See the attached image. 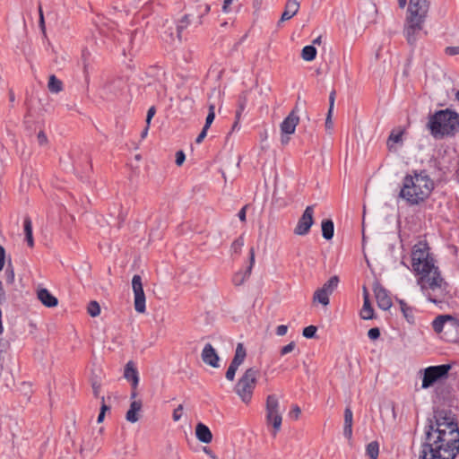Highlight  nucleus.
Wrapping results in <instances>:
<instances>
[{"label": "nucleus", "instance_id": "obj_1", "mask_svg": "<svg viewBox=\"0 0 459 459\" xmlns=\"http://www.w3.org/2000/svg\"><path fill=\"white\" fill-rule=\"evenodd\" d=\"M459 454V428L451 411L437 410L428 419L420 459H455Z\"/></svg>", "mask_w": 459, "mask_h": 459}, {"label": "nucleus", "instance_id": "obj_2", "mask_svg": "<svg viewBox=\"0 0 459 459\" xmlns=\"http://www.w3.org/2000/svg\"><path fill=\"white\" fill-rule=\"evenodd\" d=\"M411 267L416 276V282L429 302L440 305L449 299V284L436 265L427 243L419 242L413 246Z\"/></svg>", "mask_w": 459, "mask_h": 459}, {"label": "nucleus", "instance_id": "obj_3", "mask_svg": "<svg viewBox=\"0 0 459 459\" xmlns=\"http://www.w3.org/2000/svg\"><path fill=\"white\" fill-rule=\"evenodd\" d=\"M434 187V181L426 170H412L403 178L399 196L411 206L418 205L430 196Z\"/></svg>", "mask_w": 459, "mask_h": 459}, {"label": "nucleus", "instance_id": "obj_4", "mask_svg": "<svg viewBox=\"0 0 459 459\" xmlns=\"http://www.w3.org/2000/svg\"><path fill=\"white\" fill-rule=\"evenodd\" d=\"M427 128L435 139L453 136L459 130V115L449 108L437 110L429 116Z\"/></svg>", "mask_w": 459, "mask_h": 459}, {"label": "nucleus", "instance_id": "obj_5", "mask_svg": "<svg viewBox=\"0 0 459 459\" xmlns=\"http://www.w3.org/2000/svg\"><path fill=\"white\" fill-rule=\"evenodd\" d=\"M432 328L442 338L453 343L459 342V320L450 315H439L432 321Z\"/></svg>", "mask_w": 459, "mask_h": 459}, {"label": "nucleus", "instance_id": "obj_6", "mask_svg": "<svg viewBox=\"0 0 459 459\" xmlns=\"http://www.w3.org/2000/svg\"><path fill=\"white\" fill-rule=\"evenodd\" d=\"M258 376L259 370L256 368H248L237 382L234 391L243 403H248L251 401Z\"/></svg>", "mask_w": 459, "mask_h": 459}, {"label": "nucleus", "instance_id": "obj_7", "mask_svg": "<svg viewBox=\"0 0 459 459\" xmlns=\"http://www.w3.org/2000/svg\"><path fill=\"white\" fill-rule=\"evenodd\" d=\"M266 421L273 427V435L281 429L282 417L280 410V403L275 394H270L266 398Z\"/></svg>", "mask_w": 459, "mask_h": 459}, {"label": "nucleus", "instance_id": "obj_8", "mask_svg": "<svg viewBox=\"0 0 459 459\" xmlns=\"http://www.w3.org/2000/svg\"><path fill=\"white\" fill-rule=\"evenodd\" d=\"M450 369L451 365L449 364H442L426 368L424 369L421 387L423 389H427L432 386L439 379L446 377Z\"/></svg>", "mask_w": 459, "mask_h": 459}, {"label": "nucleus", "instance_id": "obj_9", "mask_svg": "<svg viewBox=\"0 0 459 459\" xmlns=\"http://www.w3.org/2000/svg\"><path fill=\"white\" fill-rule=\"evenodd\" d=\"M202 13L200 14L195 15L194 13L185 14L177 23V35L178 39L181 41L183 38V32L189 26L194 25L195 27H198L202 24V17L204 14H206L210 11V6L205 4L201 6Z\"/></svg>", "mask_w": 459, "mask_h": 459}, {"label": "nucleus", "instance_id": "obj_10", "mask_svg": "<svg viewBox=\"0 0 459 459\" xmlns=\"http://www.w3.org/2000/svg\"><path fill=\"white\" fill-rule=\"evenodd\" d=\"M132 288L134 296V309L138 313H144L146 310L145 306V294L143 288L142 277L138 274L133 276Z\"/></svg>", "mask_w": 459, "mask_h": 459}, {"label": "nucleus", "instance_id": "obj_11", "mask_svg": "<svg viewBox=\"0 0 459 459\" xmlns=\"http://www.w3.org/2000/svg\"><path fill=\"white\" fill-rule=\"evenodd\" d=\"M429 8V0H410L406 17L425 21Z\"/></svg>", "mask_w": 459, "mask_h": 459}, {"label": "nucleus", "instance_id": "obj_12", "mask_svg": "<svg viewBox=\"0 0 459 459\" xmlns=\"http://www.w3.org/2000/svg\"><path fill=\"white\" fill-rule=\"evenodd\" d=\"M424 22L406 17L403 34L410 45L416 43L418 36L423 29Z\"/></svg>", "mask_w": 459, "mask_h": 459}, {"label": "nucleus", "instance_id": "obj_13", "mask_svg": "<svg viewBox=\"0 0 459 459\" xmlns=\"http://www.w3.org/2000/svg\"><path fill=\"white\" fill-rule=\"evenodd\" d=\"M313 216L314 205L307 206L294 229V234L298 236L307 235L314 223Z\"/></svg>", "mask_w": 459, "mask_h": 459}, {"label": "nucleus", "instance_id": "obj_14", "mask_svg": "<svg viewBox=\"0 0 459 459\" xmlns=\"http://www.w3.org/2000/svg\"><path fill=\"white\" fill-rule=\"evenodd\" d=\"M377 306L382 310H388L392 307V300L388 291L377 281L373 286Z\"/></svg>", "mask_w": 459, "mask_h": 459}, {"label": "nucleus", "instance_id": "obj_15", "mask_svg": "<svg viewBox=\"0 0 459 459\" xmlns=\"http://www.w3.org/2000/svg\"><path fill=\"white\" fill-rule=\"evenodd\" d=\"M299 110L296 106L290 113L283 119L281 123V131L284 134H292L295 133L296 126L299 122V117L298 115Z\"/></svg>", "mask_w": 459, "mask_h": 459}, {"label": "nucleus", "instance_id": "obj_16", "mask_svg": "<svg viewBox=\"0 0 459 459\" xmlns=\"http://www.w3.org/2000/svg\"><path fill=\"white\" fill-rule=\"evenodd\" d=\"M255 264V250L253 247L249 250V265L245 272H238L234 274L232 282L235 286H240L250 276L253 266Z\"/></svg>", "mask_w": 459, "mask_h": 459}, {"label": "nucleus", "instance_id": "obj_17", "mask_svg": "<svg viewBox=\"0 0 459 459\" xmlns=\"http://www.w3.org/2000/svg\"><path fill=\"white\" fill-rule=\"evenodd\" d=\"M203 361L212 367V368H218L219 367V356L215 351V349L212 347L211 343H206L202 351L201 354Z\"/></svg>", "mask_w": 459, "mask_h": 459}, {"label": "nucleus", "instance_id": "obj_18", "mask_svg": "<svg viewBox=\"0 0 459 459\" xmlns=\"http://www.w3.org/2000/svg\"><path fill=\"white\" fill-rule=\"evenodd\" d=\"M124 377L131 382L132 386L135 389L139 384V374L138 370L133 361H128L125 367Z\"/></svg>", "mask_w": 459, "mask_h": 459}, {"label": "nucleus", "instance_id": "obj_19", "mask_svg": "<svg viewBox=\"0 0 459 459\" xmlns=\"http://www.w3.org/2000/svg\"><path fill=\"white\" fill-rule=\"evenodd\" d=\"M300 7L299 1L298 0H288L284 11L281 16L280 22H285L290 20L297 14Z\"/></svg>", "mask_w": 459, "mask_h": 459}, {"label": "nucleus", "instance_id": "obj_20", "mask_svg": "<svg viewBox=\"0 0 459 459\" xmlns=\"http://www.w3.org/2000/svg\"><path fill=\"white\" fill-rule=\"evenodd\" d=\"M363 7L366 9L368 13L365 14L364 12L360 11L358 19L359 21H362V22H364L365 24L373 22L375 20L377 13L376 5L371 2H365L363 4Z\"/></svg>", "mask_w": 459, "mask_h": 459}, {"label": "nucleus", "instance_id": "obj_21", "mask_svg": "<svg viewBox=\"0 0 459 459\" xmlns=\"http://www.w3.org/2000/svg\"><path fill=\"white\" fill-rule=\"evenodd\" d=\"M38 299L47 307H55L58 304L57 299L47 289H40L38 290Z\"/></svg>", "mask_w": 459, "mask_h": 459}, {"label": "nucleus", "instance_id": "obj_22", "mask_svg": "<svg viewBox=\"0 0 459 459\" xmlns=\"http://www.w3.org/2000/svg\"><path fill=\"white\" fill-rule=\"evenodd\" d=\"M353 413L350 407L344 410L343 436L351 440L352 437Z\"/></svg>", "mask_w": 459, "mask_h": 459}, {"label": "nucleus", "instance_id": "obj_23", "mask_svg": "<svg viewBox=\"0 0 459 459\" xmlns=\"http://www.w3.org/2000/svg\"><path fill=\"white\" fill-rule=\"evenodd\" d=\"M195 436L202 443L208 444L212 440V434L210 429L204 423H198L195 427Z\"/></svg>", "mask_w": 459, "mask_h": 459}, {"label": "nucleus", "instance_id": "obj_24", "mask_svg": "<svg viewBox=\"0 0 459 459\" xmlns=\"http://www.w3.org/2000/svg\"><path fill=\"white\" fill-rule=\"evenodd\" d=\"M142 409V402L140 400L138 401H133L130 404V408L127 411L126 414V419L127 421L131 423H135L139 420L138 412Z\"/></svg>", "mask_w": 459, "mask_h": 459}, {"label": "nucleus", "instance_id": "obj_25", "mask_svg": "<svg viewBox=\"0 0 459 459\" xmlns=\"http://www.w3.org/2000/svg\"><path fill=\"white\" fill-rule=\"evenodd\" d=\"M247 96L243 93L239 95L238 100V108L236 110L235 114V122L233 124L232 129H239L238 124L242 116V113L244 112L246 107H247Z\"/></svg>", "mask_w": 459, "mask_h": 459}, {"label": "nucleus", "instance_id": "obj_26", "mask_svg": "<svg viewBox=\"0 0 459 459\" xmlns=\"http://www.w3.org/2000/svg\"><path fill=\"white\" fill-rule=\"evenodd\" d=\"M23 230L25 235V240L29 247L34 246V239L32 236V221L29 216H25L23 220Z\"/></svg>", "mask_w": 459, "mask_h": 459}, {"label": "nucleus", "instance_id": "obj_27", "mask_svg": "<svg viewBox=\"0 0 459 459\" xmlns=\"http://www.w3.org/2000/svg\"><path fill=\"white\" fill-rule=\"evenodd\" d=\"M247 352L242 343H238L235 351V355L230 363L239 367L245 360Z\"/></svg>", "mask_w": 459, "mask_h": 459}, {"label": "nucleus", "instance_id": "obj_28", "mask_svg": "<svg viewBox=\"0 0 459 459\" xmlns=\"http://www.w3.org/2000/svg\"><path fill=\"white\" fill-rule=\"evenodd\" d=\"M322 236L325 239L330 240L333 237L334 226L332 220H324L322 221Z\"/></svg>", "mask_w": 459, "mask_h": 459}, {"label": "nucleus", "instance_id": "obj_29", "mask_svg": "<svg viewBox=\"0 0 459 459\" xmlns=\"http://www.w3.org/2000/svg\"><path fill=\"white\" fill-rule=\"evenodd\" d=\"M329 297L330 295L327 292H325L324 290L318 289L313 295V301L326 307L330 302Z\"/></svg>", "mask_w": 459, "mask_h": 459}, {"label": "nucleus", "instance_id": "obj_30", "mask_svg": "<svg viewBox=\"0 0 459 459\" xmlns=\"http://www.w3.org/2000/svg\"><path fill=\"white\" fill-rule=\"evenodd\" d=\"M360 317L364 320H369L374 317V309L372 307V305L369 301H363V306L360 310Z\"/></svg>", "mask_w": 459, "mask_h": 459}, {"label": "nucleus", "instance_id": "obj_31", "mask_svg": "<svg viewBox=\"0 0 459 459\" xmlns=\"http://www.w3.org/2000/svg\"><path fill=\"white\" fill-rule=\"evenodd\" d=\"M48 87L52 93H58L63 89V82L52 74L49 77Z\"/></svg>", "mask_w": 459, "mask_h": 459}, {"label": "nucleus", "instance_id": "obj_32", "mask_svg": "<svg viewBox=\"0 0 459 459\" xmlns=\"http://www.w3.org/2000/svg\"><path fill=\"white\" fill-rule=\"evenodd\" d=\"M339 281L338 276H332L320 289L331 295L338 287Z\"/></svg>", "mask_w": 459, "mask_h": 459}, {"label": "nucleus", "instance_id": "obj_33", "mask_svg": "<svg viewBox=\"0 0 459 459\" xmlns=\"http://www.w3.org/2000/svg\"><path fill=\"white\" fill-rule=\"evenodd\" d=\"M379 454V444L377 441H372L366 446V455L370 459H377Z\"/></svg>", "mask_w": 459, "mask_h": 459}, {"label": "nucleus", "instance_id": "obj_34", "mask_svg": "<svg viewBox=\"0 0 459 459\" xmlns=\"http://www.w3.org/2000/svg\"><path fill=\"white\" fill-rule=\"evenodd\" d=\"M316 56V48L312 46H305L301 51V57L305 61H313Z\"/></svg>", "mask_w": 459, "mask_h": 459}, {"label": "nucleus", "instance_id": "obj_35", "mask_svg": "<svg viewBox=\"0 0 459 459\" xmlns=\"http://www.w3.org/2000/svg\"><path fill=\"white\" fill-rule=\"evenodd\" d=\"M399 303L404 317L408 322H412L414 319L413 309L409 307L403 300H400Z\"/></svg>", "mask_w": 459, "mask_h": 459}, {"label": "nucleus", "instance_id": "obj_36", "mask_svg": "<svg viewBox=\"0 0 459 459\" xmlns=\"http://www.w3.org/2000/svg\"><path fill=\"white\" fill-rule=\"evenodd\" d=\"M244 246V238L242 236L236 238L230 247V251L234 254H239Z\"/></svg>", "mask_w": 459, "mask_h": 459}, {"label": "nucleus", "instance_id": "obj_37", "mask_svg": "<svg viewBox=\"0 0 459 459\" xmlns=\"http://www.w3.org/2000/svg\"><path fill=\"white\" fill-rule=\"evenodd\" d=\"M4 275H5V280H6L7 283H9V284L13 283L14 278H15V273H14L13 266L11 264V262H9L6 266Z\"/></svg>", "mask_w": 459, "mask_h": 459}, {"label": "nucleus", "instance_id": "obj_38", "mask_svg": "<svg viewBox=\"0 0 459 459\" xmlns=\"http://www.w3.org/2000/svg\"><path fill=\"white\" fill-rule=\"evenodd\" d=\"M88 313L95 317L100 313V307L97 301H91L88 305Z\"/></svg>", "mask_w": 459, "mask_h": 459}, {"label": "nucleus", "instance_id": "obj_39", "mask_svg": "<svg viewBox=\"0 0 459 459\" xmlns=\"http://www.w3.org/2000/svg\"><path fill=\"white\" fill-rule=\"evenodd\" d=\"M215 107L214 105H210L209 106V112H208V115L206 117V119H205V124L204 126V127L209 129V127L211 126L212 123L213 122L214 120V117H215Z\"/></svg>", "mask_w": 459, "mask_h": 459}, {"label": "nucleus", "instance_id": "obj_40", "mask_svg": "<svg viewBox=\"0 0 459 459\" xmlns=\"http://www.w3.org/2000/svg\"><path fill=\"white\" fill-rule=\"evenodd\" d=\"M316 330L315 325H308L303 329L302 334L305 338L311 339L315 337Z\"/></svg>", "mask_w": 459, "mask_h": 459}, {"label": "nucleus", "instance_id": "obj_41", "mask_svg": "<svg viewBox=\"0 0 459 459\" xmlns=\"http://www.w3.org/2000/svg\"><path fill=\"white\" fill-rule=\"evenodd\" d=\"M238 367L230 363L227 371H226V378L229 380V381H233L234 378H235V375H236V372L238 370Z\"/></svg>", "mask_w": 459, "mask_h": 459}, {"label": "nucleus", "instance_id": "obj_42", "mask_svg": "<svg viewBox=\"0 0 459 459\" xmlns=\"http://www.w3.org/2000/svg\"><path fill=\"white\" fill-rule=\"evenodd\" d=\"M368 336L370 340L375 341L380 336V330L377 327H374L368 330Z\"/></svg>", "mask_w": 459, "mask_h": 459}, {"label": "nucleus", "instance_id": "obj_43", "mask_svg": "<svg viewBox=\"0 0 459 459\" xmlns=\"http://www.w3.org/2000/svg\"><path fill=\"white\" fill-rule=\"evenodd\" d=\"M296 347V344L294 342H290L289 344L283 346L281 349V356H284L290 352H291Z\"/></svg>", "mask_w": 459, "mask_h": 459}, {"label": "nucleus", "instance_id": "obj_44", "mask_svg": "<svg viewBox=\"0 0 459 459\" xmlns=\"http://www.w3.org/2000/svg\"><path fill=\"white\" fill-rule=\"evenodd\" d=\"M183 405L179 404L173 411L172 418L174 421H178L182 417Z\"/></svg>", "mask_w": 459, "mask_h": 459}, {"label": "nucleus", "instance_id": "obj_45", "mask_svg": "<svg viewBox=\"0 0 459 459\" xmlns=\"http://www.w3.org/2000/svg\"><path fill=\"white\" fill-rule=\"evenodd\" d=\"M445 53L448 56L459 55V46L446 47L445 48Z\"/></svg>", "mask_w": 459, "mask_h": 459}, {"label": "nucleus", "instance_id": "obj_46", "mask_svg": "<svg viewBox=\"0 0 459 459\" xmlns=\"http://www.w3.org/2000/svg\"><path fill=\"white\" fill-rule=\"evenodd\" d=\"M186 160V155L183 151H178L176 152V164L178 166H181Z\"/></svg>", "mask_w": 459, "mask_h": 459}, {"label": "nucleus", "instance_id": "obj_47", "mask_svg": "<svg viewBox=\"0 0 459 459\" xmlns=\"http://www.w3.org/2000/svg\"><path fill=\"white\" fill-rule=\"evenodd\" d=\"M234 3V0H224L222 4V11L225 13H229L231 12V4Z\"/></svg>", "mask_w": 459, "mask_h": 459}, {"label": "nucleus", "instance_id": "obj_48", "mask_svg": "<svg viewBox=\"0 0 459 459\" xmlns=\"http://www.w3.org/2000/svg\"><path fill=\"white\" fill-rule=\"evenodd\" d=\"M156 113V108L154 106H152L151 108H149L148 111H147V116H146V124L150 125L151 124V121L152 119V117H154Z\"/></svg>", "mask_w": 459, "mask_h": 459}, {"label": "nucleus", "instance_id": "obj_49", "mask_svg": "<svg viewBox=\"0 0 459 459\" xmlns=\"http://www.w3.org/2000/svg\"><path fill=\"white\" fill-rule=\"evenodd\" d=\"M301 413V410L298 405H294L292 410L290 411V417L297 420Z\"/></svg>", "mask_w": 459, "mask_h": 459}, {"label": "nucleus", "instance_id": "obj_50", "mask_svg": "<svg viewBox=\"0 0 459 459\" xmlns=\"http://www.w3.org/2000/svg\"><path fill=\"white\" fill-rule=\"evenodd\" d=\"M335 91H332L329 95V109L330 114H333V106H334V100H335Z\"/></svg>", "mask_w": 459, "mask_h": 459}, {"label": "nucleus", "instance_id": "obj_51", "mask_svg": "<svg viewBox=\"0 0 459 459\" xmlns=\"http://www.w3.org/2000/svg\"><path fill=\"white\" fill-rule=\"evenodd\" d=\"M402 134H403L402 132H399L396 134L392 133L388 138V141L393 142V143H399L402 141Z\"/></svg>", "mask_w": 459, "mask_h": 459}, {"label": "nucleus", "instance_id": "obj_52", "mask_svg": "<svg viewBox=\"0 0 459 459\" xmlns=\"http://www.w3.org/2000/svg\"><path fill=\"white\" fill-rule=\"evenodd\" d=\"M4 261H5V250L3 246L0 245V272L4 267Z\"/></svg>", "mask_w": 459, "mask_h": 459}, {"label": "nucleus", "instance_id": "obj_53", "mask_svg": "<svg viewBox=\"0 0 459 459\" xmlns=\"http://www.w3.org/2000/svg\"><path fill=\"white\" fill-rule=\"evenodd\" d=\"M288 327L285 325H280L276 328V334L278 336H283L287 333Z\"/></svg>", "mask_w": 459, "mask_h": 459}, {"label": "nucleus", "instance_id": "obj_54", "mask_svg": "<svg viewBox=\"0 0 459 459\" xmlns=\"http://www.w3.org/2000/svg\"><path fill=\"white\" fill-rule=\"evenodd\" d=\"M207 131H208L207 128L203 127L201 133L198 134V136L195 139V143H196L199 144V143H201L204 141V139L205 138V136L207 134Z\"/></svg>", "mask_w": 459, "mask_h": 459}, {"label": "nucleus", "instance_id": "obj_55", "mask_svg": "<svg viewBox=\"0 0 459 459\" xmlns=\"http://www.w3.org/2000/svg\"><path fill=\"white\" fill-rule=\"evenodd\" d=\"M247 205L243 206L238 213V217L241 221H246Z\"/></svg>", "mask_w": 459, "mask_h": 459}, {"label": "nucleus", "instance_id": "obj_56", "mask_svg": "<svg viewBox=\"0 0 459 459\" xmlns=\"http://www.w3.org/2000/svg\"><path fill=\"white\" fill-rule=\"evenodd\" d=\"M325 127L327 130H331L333 128L332 114H330V111L327 112V117L325 119Z\"/></svg>", "mask_w": 459, "mask_h": 459}, {"label": "nucleus", "instance_id": "obj_57", "mask_svg": "<svg viewBox=\"0 0 459 459\" xmlns=\"http://www.w3.org/2000/svg\"><path fill=\"white\" fill-rule=\"evenodd\" d=\"M38 141L40 145H43L47 143V136L45 134V133L43 131H40L39 134H38Z\"/></svg>", "mask_w": 459, "mask_h": 459}, {"label": "nucleus", "instance_id": "obj_58", "mask_svg": "<svg viewBox=\"0 0 459 459\" xmlns=\"http://www.w3.org/2000/svg\"><path fill=\"white\" fill-rule=\"evenodd\" d=\"M110 410V407L108 406L106 403H105V398L104 396L101 397V407H100V412H103V413H106L107 411H109Z\"/></svg>", "mask_w": 459, "mask_h": 459}, {"label": "nucleus", "instance_id": "obj_59", "mask_svg": "<svg viewBox=\"0 0 459 459\" xmlns=\"http://www.w3.org/2000/svg\"><path fill=\"white\" fill-rule=\"evenodd\" d=\"M362 294H363V301H369V293L368 289L364 286L362 289Z\"/></svg>", "mask_w": 459, "mask_h": 459}, {"label": "nucleus", "instance_id": "obj_60", "mask_svg": "<svg viewBox=\"0 0 459 459\" xmlns=\"http://www.w3.org/2000/svg\"><path fill=\"white\" fill-rule=\"evenodd\" d=\"M204 451L206 455H208L212 459H218L217 456L207 447L204 448Z\"/></svg>", "mask_w": 459, "mask_h": 459}, {"label": "nucleus", "instance_id": "obj_61", "mask_svg": "<svg viewBox=\"0 0 459 459\" xmlns=\"http://www.w3.org/2000/svg\"><path fill=\"white\" fill-rule=\"evenodd\" d=\"M92 389H93V394H94V395H95L96 397H98V396H99V394H100V385H97L96 383H94V384L92 385Z\"/></svg>", "mask_w": 459, "mask_h": 459}, {"label": "nucleus", "instance_id": "obj_62", "mask_svg": "<svg viewBox=\"0 0 459 459\" xmlns=\"http://www.w3.org/2000/svg\"><path fill=\"white\" fill-rule=\"evenodd\" d=\"M149 127H150V125L146 124V126L144 127V129L143 130L142 134H141V137L143 139L147 136L148 134V131H149Z\"/></svg>", "mask_w": 459, "mask_h": 459}, {"label": "nucleus", "instance_id": "obj_63", "mask_svg": "<svg viewBox=\"0 0 459 459\" xmlns=\"http://www.w3.org/2000/svg\"><path fill=\"white\" fill-rule=\"evenodd\" d=\"M407 4V0H398V5L400 8H404Z\"/></svg>", "mask_w": 459, "mask_h": 459}, {"label": "nucleus", "instance_id": "obj_64", "mask_svg": "<svg viewBox=\"0 0 459 459\" xmlns=\"http://www.w3.org/2000/svg\"><path fill=\"white\" fill-rule=\"evenodd\" d=\"M104 417H105V413L100 411L98 419H97V422L98 423L102 422L104 420Z\"/></svg>", "mask_w": 459, "mask_h": 459}]
</instances>
